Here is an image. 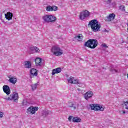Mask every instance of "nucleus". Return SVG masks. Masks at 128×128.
Here are the masks:
<instances>
[{
	"mask_svg": "<svg viewBox=\"0 0 128 128\" xmlns=\"http://www.w3.org/2000/svg\"><path fill=\"white\" fill-rule=\"evenodd\" d=\"M9 82L12 84H16V83L17 79L15 77L12 76L11 78H9Z\"/></svg>",
	"mask_w": 128,
	"mask_h": 128,
	"instance_id": "nucleus-17",
	"label": "nucleus"
},
{
	"mask_svg": "<svg viewBox=\"0 0 128 128\" xmlns=\"http://www.w3.org/2000/svg\"><path fill=\"white\" fill-rule=\"evenodd\" d=\"M92 110H100L101 112H104V108L102 106L98 104H91L90 105Z\"/></svg>",
	"mask_w": 128,
	"mask_h": 128,
	"instance_id": "nucleus-5",
	"label": "nucleus"
},
{
	"mask_svg": "<svg viewBox=\"0 0 128 128\" xmlns=\"http://www.w3.org/2000/svg\"><path fill=\"white\" fill-rule=\"evenodd\" d=\"M69 108H74V110H76V106H74V104L72 103H70L68 104Z\"/></svg>",
	"mask_w": 128,
	"mask_h": 128,
	"instance_id": "nucleus-27",
	"label": "nucleus"
},
{
	"mask_svg": "<svg viewBox=\"0 0 128 128\" xmlns=\"http://www.w3.org/2000/svg\"><path fill=\"white\" fill-rule=\"evenodd\" d=\"M14 16V14L10 12H8L6 14H5V18L6 20H12V17Z\"/></svg>",
	"mask_w": 128,
	"mask_h": 128,
	"instance_id": "nucleus-13",
	"label": "nucleus"
},
{
	"mask_svg": "<svg viewBox=\"0 0 128 128\" xmlns=\"http://www.w3.org/2000/svg\"><path fill=\"white\" fill-rule=\"evenodd\" d=\"M4 116V112L0 111V118H2Z\"/></svg>",
	"mask_w": 128,
	"mask_h": 128,
	"instance_id": "nucleus-34",
	"label": "nucleus"
},
{
	"mask_svg": "<svg viewBox=\"0 0 128 128\" xmlns=\"http://www.w3.org/2000/svg\"><path fill=\"white\" fill-rule=\"evenodd\" d=\"M74 38H75V40H77L78 42H82L84 36H82V34H78V36H75Z\"/></svg>",
	"mask_w": 128,
	"mask_h": 128,
	"instance_id": "nucleus-16",
	"label": "nucleus"
},
{
	"mask_svg": "<svg viewBox=\"0 0 128 128\" xmlns=\"http://www.w3.org/2000/svg\"><path fill=\"white\" fill-rule=\"evenodd\" d=\"M61 26H60V25H59V26H58V28H60Z\"/></svg>",
	"mask_w": 128,
	"mask_h": 128,
	"instance_id": "nucleus-38",
	"label": "nucleus"
},
{
	"mask_svg": "<svg viewBox=\"0 0 128 128\" xmlns=\"http://www.w3.org/2000/svg\"><path fill=\"white\" fill-rule=\"evenodd\" d=\"M12 96H18V94L16 92H14L12 94Z\"/></svg>",
	"mask_w": 128,
	"mask_h": 128,
	"instance_id": "nucleus-30",
	"label": "nucleus"
},
{
	"mask_svg": "<svg viewBox=\"0 0 128 128\" xmlns=\"http://www.w3.org/2000/svg\"><path fill=\"white\" fill-rule=\"evenodd\" d=\"M51 8H52V9H51L52 12H56V10H58V8L56 6H51Z\"/></svg>",
	"mask_w": 128,
	"mask_h": 128,
	"instance_id": "nucleus-22",
	"label": "nucleus"
},
{
	"mask_svg": "<svg viewBox=\"0 0 128 128\" xmlns=\"http://www.w3.org/2000/svg\"><path fill=\"white\" fill-rule=\"evenodd\" d=\"M102 46L103 48H108V46H106V44H102Z\"/></svg>",
	"mask_w": 128,
	"mask_h": 128,
	"instance_id": "nucleus-35",
	"label": "nucleus"
},
{
	"mask_svg": "<svg viewBox=\"0 0 128 128\" xmlns=\"http://www.w3.org/2000/svg\"><path fill=\"white\" fill-rule=\"evenodd\" d=\"M24 67L26 68H32V63L30 61H27L25 62Z\"/></svg>",
	"mask_w": 128,
	"mask_h": 128,
	"instance_id": "nucleus-18",
	"label": "nucleus"
},
{
	"mask_svg": "<svg viewBox=\"0 0 128 128\" xmlns=\"http://www.w3.org/2000/svg\"><path fill=\"white\" fill-rule=\"evenodd\" d=\"M89 26H90L92 30L94 32L100 30V24H98V22L96 20H93L90 22Z\"/></svg>",
	"mask_w": 128,
	"mask_h": 128,
	"instance_id": "nucleus-1",
	"label": "nucleus"
},
{
	"mask_svg": "<svg viewBox=\"0 0 128 128\" xmlns=\"http://www.w3.org/2000/svg\"><path fill=\"white\" fill-rule=\"evenodd\" d=\"M3 90L6 94L8 96V94H10V86L8 85L4 86L2 87Z\"/></svg>",
	"mask_w": 128,
	"mask_h": 128,
	"instance_id": "nucleus-11",
	"label": "nucleus"
},
{
	"mask_svg": "<svg viewBox=\"0 0 128 128\" xmlns=\"http://www.w3.org/2000/svg\"><path fill=\"white\" fill-rule=\"evenodd\" d=\"M104 2H106V4H110L112 0H104Z\"/></svg>",
	"mask_w": 128,
	"mask_h": 128,
	"instance_id": "nucleus-32",
	"label": "nucleus"
},
{
	"mask_svg": "<svg viewBox=\"0 0 128 128\" xmlns=\"http://www.w3.org/2000/svg\"><path fill=\"white\" fill-rule=\"evenodd\" d=\"M80 120H82L80 118L78 117H74L73 118V122H80Z\"/></svg>",
	"mask_w": 128,
	"mask_h": 128,
	"instance_id": "nucleus-21",
	"label": "nucleus"
},
{
	"mask_svg": "<svg viewBox=\"0 0 128 128\" xmlns=\"http://www.w3.org/2000/svg\"><path fill=\"white\" fill-rule=\"evenodd\" d=\"M119 112L120 114H126V111H124V110H120Z\"/></svg>",
	"mask_w": 128,
	"mask_h": 128,
	"instance_id": "nucleus-31",
	"label": "nucleus"
},
{
	"mask_svg": "<svg viewBox=\"0 0 128 128\" xmlns=\"http://www.w3.org/2000/svg\"><path fill=\"white\" fill-rule=\"evenodd\" d=\"M116 18V14L114 13L109 14V16H107L106 18V22H112Z\"/></svg>",
	"mask_w": 128,
	"mask_h": 128,
	"instance_id": "nucleus-9",
	"label": "nucleus"
},
{
	"mask_svg": "<svg viewBox=\"0 0 128 128\" xmlns=\"http://www.w3.org/2000/svg\"><path fill=\"white\" fill-rule=\"evenodd\" d=\"M30 104L28 102V101H26V100H23L22 106H25L26 108L27 106H30Z\"/></svg>",
	"mask_w": 128,
	"mask_h": 128,
	"instance_id": "nucleus-20",
	"label": "nucleus"
},
{
	"mask_svg": "<svg viewBox=\"0 0 128 128\" xmlns=\"http://www.w3.org/2000/svg\"><path fill=\"white\" fill-rule=\"evenodd\" d=\"M38 76V70L36 68H32L30 70V78H32L34 76Z\"/></svg>",
	"mask_w": 128,
	"mask_h": 128,
	"instance_id": "nucleus-10",
	"label": "nucleus"
},
{
	"mask_svg": "<svg viewBox=\"0 0 128 128\" xmlns=\"http://www.w3.org/2000/svg\"><path fill=\"white\" fill-rule=\"evenodd\" d=\"M74 118V117L72 116H69V117L68 118V120H69V122H72H72H73Z\"/></svg>",
	"mask_w": 128,
	"mask_h": 128,
	"instance_id": "nucleus-28",
	"label": "nucleus"
},
{
	"mask_svg": "<svg viewBox=\"0 0 128 128\" xmlns=\"http://www.w3.org/2000/svg\"><path fill=\"white\" fill-rule=\"evenodd\" d=\"M84 98L86 100H88L90 98V96H84Z\"/></svg>",
	"mask_w": 128,
	"mask_h": 128,
	"instance_id": "nucleus-37",
	"label": "nucleus"
},
{
	"mask_svg": "<svg viewBox=\"0 0 128 128\" xmlns=\"http://www.w3.org/2000/svg\"><path fill=\"white\" fill-rule=\"evenodd\" d=\"M119 8L122 10V12H126L125 7L124 6H120Z\"/></svg>",
	"mask_w": 128,
	"mask_h": 128,
	"instance_id": "nucleus-24",
	"label": "nucleus"
},
{
	"mask_svg": "<svg viewBox=\"0 0 128 128\" xmlns=\"http://www.w3.org/2000/svg\"><path fill=\"white\" fill-rule=\"evenodd\" d=\"M4 98L6 100H14V102H18V96H10V97L4 96Z\"/></svg>",
	"mask_w": 128,
	"mask_h": 128,
	"instance_id": "nucleus-12",
	"label": "nucleus"
},
{
	"mask_svg": "<svg viewBox=\"0 0 128 128\" xmlns=\"http://www.w3.org/2000/svg\"><path fill=\"white\" fill-rule=\"evenodd\" d=\"M114 70V72H116V70Z\"/></svg>",
	"mask_w": 128,
	"mask_h": 128,
	"instance_id": "nucleus-40",
	"label": "nucleus"
},
{
	"mask_svg": "<svg viewBox=\"0 0 128 128\" xmlns=\"http://www.w3.org/2000/svg\"><path fill=\"white\" fill-rule=\"evenodd\" d=\"M51 52L56 56H62L63 54L62 50L58 46H52L51 48Z\"/></svg>",
	"mask_w": 128,
	"mask_h": 128,
	"instance_id": "nucleus-4",
	"label": "nucleus"
},
{
	"mask_svg": "<svg viewBox=\"0 0 128 128\" xmlns=\"http://www.w3.org/2000/svg\"><path fill=\"white\" fill-rule=\"evenodd\" d=\"M68 82L69 84H78V79H74V78L72 76H70L68 79Z\"/></svg>",
	"mask_w": 128,
	"mask_h": 128,
	"instance_id": "nucleus-8",
	"label": "nucleus"
},
{
	"mask_svg": "<svg viewBox=\"0 0 128 128\" xmlns=\"http://www.w3.org/2000/svg\"><path fill=\"white\" fill-rule=\"evenodd\" d=\"M94 96V92L90 90L87 92L84 95V96Z\"/></svg>",
	"mask_w": 128,
	"mask_h": 128,
	"instance_id": "nucleus-19",
	"label": "nucleus"
},
{
	"mask_svg": "<svg viewBox=\"0 0 128 128\" xmlns=\"http://www.w3.org/2000/svg\"><path fill=\"white\" fill-rule=\"evenodd\" d=\"M32 90H36V86H38V84H34L31 86Z\"/></svg>",
	"mask_w": 128,
	"mask_h": 128,
	"instance_id": "nucleus-23",
	"label": "nucleus"
},
{
	"mask_svg": "<svg viewBox=\"0 0 128 128\" xmlns=\"http://www.w3.org/2000/svg\"><path fill=\"white\" fill-rule=\"evenodd\" d=\"M98 40L96 39H90L85 42L84 46L90 48L94 49L98 46Z\"/></svg>",
	"mask_w": 128,
	"mask_h": 128,
	"instance_id": "nucleus-2",
	"label": "nucleus"
},
{
	"mask_svg": "<svg viewBox=\"0 0 128 128\" xmlns=\"http://www.w3.org/2000/svg\"><path fill=\"white\" fill-rule=\"evenodd\" d=\"M44 114H45V116H48V111L45 110Z\"/></svg>",
	"mask_w": 128,
	"mask_h": 128,
	"instance_id": "nucleus-33",
	"label": "nucleus"
},
{
	"mask_svg": "<svg viewBox=\"0 0 128 128\" xmlns=\"http://www.w3.org/2000/svg\"><path fill=\"white\" fill-rule=\"evenodd\" d=\"M105 32H106V30H105Z\"/></svg>",
	"mask_w": 128,
	"mask_h": 128,
	"instance_id": "nucleus-41",
	"label": "nucleus"
},
{
	"mask_svg": "<svg viewBox=\"0 0 128 128\" xmlns=\"http://www.w3.org/2000/svg\"><path fill=\"white\" fill-rule=\"evenodd\" d=\"M34 50L36 51V52H40V48H38L36 46H35Z\"/></svg>",
	"mask_w": 128,
	"mask_h": 128,
	"instance_id": "nucleus-29",
	"label": "nucleus"
},
{
	"mask_svg": "<svg viewBox=\"0 0 128 128\" xmlns=\"http://www.w3.org/2000/svg\"><path fill=\"white\" fill-rule=\"evenodd\" d=\"M46 12H52V6H48L46 7Z\"/></svg>",
	"mask_w": 128,
	"mask_h": 128,
	"instance_id": "nucleus-25",
	"label": "nucleus"
},
{
	"mask_svg": "<svg viewBox=\"0 0 128 128\" xmlns=\"http://www.w3.org/2000/svg\"><path fill=\"white\" fill-rule=\"evenodd\" d=\"M35 63H36V65L38 66H42V58H36L35 59Z\"/></svg>",
	"mask_w": 128,
	"mask_h": 128,
	"instance_id": "nucleus-14",
	"label": "nucleus"
},
{
	"mask_svg": "<svg viewBox=\"0 0 128 128\" xmlns=\"http://www.w3.org/2000/svg\"><path fill=\"white\" fill-rule=\"evenodd\" d=\"M124 104L125 106L126 110H128V101L124 102Z\"/></svg>",
	"mask_w": 128,
	"mask_h": 128,
	"instance_id": "nucleus-26",
	"label": "nucleus"
},
{
	"mask_svg": "<svg viewBox=\"0 0 128 128\" xmlns=\"http://www.w3.org/2000/svg\"><path fill=\"white\" fill-rule=\"evenodd\" d=\"M38 110V107L31 106L27 109L26 112L28 114H34Z\"/></svg>",
	"mask_w": 128,
	"mask_h": 128,
	"instance_id": "nucleus-7",
	"label": "nucleus"
},
{
	"mask_svg": "<svg viewBox=\"0 0 128 128\" xmlns=\"http://www.w3.org/2000/svg\"><path fill=\"white\" fill-rule=\"evenodd\" d=\"M90 12L87 10H84L80 12V20H86V18H88L89 16H90Z\"/></svg>",
	"mask_w": 128,
	"mask_h": 128,
	"instance_id": "nucleus-6",
	"label": "nucleus"
},
{
	"mask_svg": "<svg viewBox=\"0 0 128 128\" xmlns=\"http://www.w3.org/2000/svg\"><path fill=\"white\" fill-rule=\"evenodd\" d=\"M62 72V68H58L54 69L52 71V76H54L56 74H60Z\"/></svg>",
	"mask_w": 128,
	"mask_h": 128,
	"instance_id": "nucleus-15",
	"label": "nucleus"
},
{
	"mask_svg": "<svg viewBox=\"0 0 128 128\" xmlns=\"http://www.w3.org/2000/svg\"><path fill=\"white\" fill-rule=\"evenodd\" d=\"M34 48H35V46H32L30 48V50H31V52H34Z\"/></svg>",
	"mask_w": 128,
	"mask_h": 128,
	"instance_id": "nucleus-36",
	"label": "nucleus"
},
{
	"mask_svg": "<svg viewBox=\"0 0 128 128\" xmlns=\"http://www.w3.org/2000/svg\"><path fill=\"white\" fill-rule=\"evenodd\" d=\"M127 26H128V28H127V30H128V23L127 24Z\"/></svg>",
	"mask_w": 128,
	"mask_h": 128,
	"instance_id": "nucleus-39",
	"label": "nucleus"
},
{
	"mask_svg": "<svg viewBox=\"0 0 128 128\" xmlns=\"http://www.w3.org/2000/svg\"><path fill=\"white\" fill-rule=\"evenodd\" d=\"M42 20L44 22H54L56 20V17L52 15L46 14L42 16Z\"/></svg>",
	"mask_w": 128,
	"mask_h": 128,
	"instance_id": "nucleus-3",
	"label": "nucleus"
}]
</instances>
